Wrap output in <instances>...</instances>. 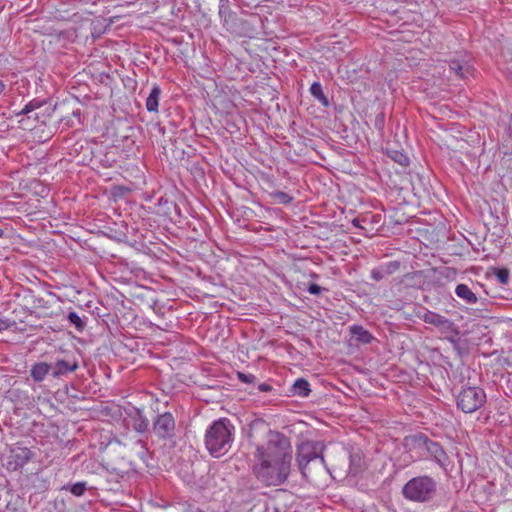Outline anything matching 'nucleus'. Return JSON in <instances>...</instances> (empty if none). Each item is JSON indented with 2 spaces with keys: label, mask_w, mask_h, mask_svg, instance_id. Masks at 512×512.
Here are the masks:
<instances>
[{
  "label": "nucleus",
  "mask_w": 512,
  "mask_h": 512,
  "mask_svg": "<svg viewBox=\"0 0 512 512\" xmlns=\"http://www.w3.org/2000/svg\"><path fill=\"white\" fill-rule=\"evenodd\" d=\"M228 8V0H220L219 6V14L222 15L224 11Z\"/></svg>",
  "instance_id": "obj_34"
},
{
  "label": "nucleus",
  "mask_w": 512,
  "mask_h": 512,
  "mask_svg": "<svg viewBox=\"0 0 512 512\" xmlns=\"http://www.w3.org/2000/svg\"><path fill=\"white\" fill-rule=\"evenodd\" d=\"M437 492V481L428 475L413 477L402 488L403 497L415 503H430L436 498Z\"/></svg>",
  "instance_id": "obj_3"
},
{
  "label": "nucleus",
  "mask_w": 512,
  "mask_h": 512,
  "mask_svg": "<svg viewBox=\"0 0 512 512\" xmlns=\"http://www.w3.org/2000/svg\"><path fill=\"white\" fill-rule=\"evenodd\" d=\"M374 127L380 134H383L385 127V113L380 111L376 114L374 119Z\"/></svg>",
  "instance_id": "obj_27"
},
{
  "label": "nucleus",
  "mask_w": 512,
  "mask_h": 512,
  "mask_svg": "<svg viewBox=\"0 0 512 512\" xmlns=\"http://www.w3.org/2000/svg\"><path fill=\"white\" fill-rule=\"evenodd\" d=\"M63 489L69 490L74 496L80 497L87 490L86 482H77L69 486L63 487Z\"/></svg>",
  "instance_id": "obj_25"
},
{
  "label": "nucleus",
  "mask_w": 512,
  "mask_h": 512,
  "mask_svg": "<svg viewBox=\"0 0 512 512\" xmlns=\"http://www.w3.org/2000/svg\"><path fill=\"white\" fill-rule=\"evenodd\" d=\"M322 290H323V288L315 283L309 284V286L307 288V291L312 295H319Z\"/></svg>",
  "instance_id": "obj_32"
},
{
  "label": "nucleus",
  "mask_w": 512,
  "mask_h": 512,
  "mask_svg": "<svg viewBox=\"0 0 512 512\" xmlns=\"http://www.w3.org/2000/svg\"><path fill=\"white\" fill-rule=\"evenodd\" d=\"M235 427L227 418H220L206 430L205 447L214 458H220L227 454L234 442Z\"/></svg>",
  "instance_id": "obj_2"
},
{
  "label": "nucleus",
  "mask_w": 512,
  "mask_h": 512,
  "mask_svg": "<svg viewBox=\"0 0 512 512\" xmlns=\"http://www.w3.org/2000/svg\"><path fill=\"white\" fill-rule=\"evenodd\" d=\"M9 327H10L9 320L0 317V331L6 330Z\"/></svg>",
  "instance_id": "obj_33"
},
{
  "label": "nucleus",
  "mask_w": 512,
  "mask_h": 512,
  "mask_svg": "<svg viewBox=\"0 0 512 512\" xmlns=\"http://www.w3.org/2000/svg\"><path fill=\"white\" fill-rule=\"evenodd\" d=\"M51 371V364L38 362L32 365L30 375L35 382H42Z\"/></svg>",
  "instance_id": "obj_13"
},
{
  "label": "nucleus",
  "mask_w": 512,
  "mask_h": 512,
  "mask_svg": "<svg viewBox=\"0 0 512 512\" xmlns=\"http://www.w3.org/2000/svg\"><path fill=\"white\" fill-rule=\"evenodd\" d=\"M128 417L132 420V427L138 433H145L149 427V420L143 414V411L137 407H132L127 412Z\"/></svg>",
  "instance_id": "obj_10"
},
{
  "label": "nucleus",
  "mask_w": 512,
  "mask_h": 512,
  "mask_svg": "<svg viewBox=\"0 0 512 512\" xmlns=\"http://www.w3.org/2000/svg\"><path fill=\"white\" fill-rule=\"evenodd\" d=\"M385 272L383 271V268H374L371 270V278L373 280H375L376 282H379L381 281L384 276H385Z\"/></svg>",
  "instance_id": "obj_31"
},
{
  "label": "nucleus",
  "mask_w": 512,
  "mask_h": 512,
  "mask_svg": "<svg viewBox=\"0 0 512 512\" xmlns=\"http://www.w3.org/2000/svg\"><path fill=\"white\" fill-rule=\"evenodd\" d=\"M411 440L416 448L425 451L427 457L435 461L445 472L448 470L449 456L438 442L433 441L423 433L413 435Z\"/></svg>",
  "instance_id": "obj_4"
},
{
  "label": "nucleus",
  "mask_w": 512,
  "mask_h": 512,
  "mask_svg": "<svg viewBox=\"0 0 512 512\" xmlns=\"http://www.w3.org/2000/svg\"><path fill=\"white\" fill-rule=\"evenodd\" d=\"M442 333H453L455 335L459 334V330L457 326L448 318L444 317L442 322L437 327Z\"/></svg>",
  "instance_id": "obj_23"
},
{
  "label": "nucleus",
  "mask_w": 512,
  "mask_h": 512,
  "mask_svg": "<svg viewBox=\"0 0 512 512\" xmlns=\"http://www.w3.org/2000/svg\"><path fill=\"white\" fill-rule=\"evenodd\" d=\"M237 378L247 384L254 383L256 380V377L253 374H245L243 372H237Z\"/></svg>",
  "instance_id": "obj_30"
},
{
  "label": "nucleus",
  "mask_w": 512,
  "mask_h": 512,
  "mask_svg": "<svg viewBox=\"0 0 512 512\" xmlns=\"http://www.w3.org/2000/svg\"><path fill=\"white\" fill-rule=\"evenodd\" d=\"M72 115H73L74 117H77V118L79 119V118H80V116H81V112H80V110H79V109H77V110H75V111H73V112H72Z\"/></svg>",
  "instance_id": "obj_38"
},
{
  "label": "nucleus",
  "mask_w": 512,
  "mask_h": 512,
  "mask_svg": "<svg viewBox=\"0 0 512 512\" xmlns=\"http://www.w3.org/2000/svg\"><path fill=\"white\" fill-rule=\"evenodd\" d=\"M5 84L0 80V94L4 91Z\"/></svg>",
  "instance_id": "obj_39"
},
{
  "label": "nucleus",
  "mask_w": 512,
  "mask_h": 512,
  "mask_svg": "<svg viewBox=\"0 0 512 512\" xmlns=\"http://www.w3.org/2000/svg\"><path fill=\"white\" fill-rule=\"evenodd\" d=\"M3 235V230L0 228V237Z\"/></svg>",
  "instance_id": "obj_43"
},
{
  "label": "nucleus",
  "mask_w": 512,
  "mask_h": 512,
  "mask_svg": "<svg viewBox=\"0 0 512 512\" xmlns=\"http://www.w3.org/2000/svg\"><path fill=\"white\" fill-rule=\"evenodd\" d=\"M33 117H34V119H36V120H38V119H39V116H38V114H37V113H35V115H34Z\"/></svg>",
  "instance_id": "obj_42"
},
{
  "label": "nucleus",
  "mask_w": 512,
  "mask_h": 512,
  "mask_svg": "<svg viewBox=\"0 0 512 512\" xmlns=\"http://www.w3.org/2000/svg\"><path fill=\"white\" fill-rule=\"evenodd\" d=\"M310 391V384L304 378L297 379L292 386L293 394L300 397H307Z\"/></svg>",
  "instance_id": "obj_16"
},
{
  "label": "nucleus",
  "mask_w": 512,
  "mask_h": 512,
  "mask_svg": "<svg viewBox=\"0 0 512 512\" xmlns=\"http://www.w3.org/2000/svg\"><path fill=\"white\" fill-rule=\"evenodd\" d=\"M443 318H444V316H442L436 312H432V311H427L422 316V319L425 323L433 325L435 327L439 326V324L442 322Z\"/></svg>",
  "instance_id": "obj_21"
},
{
  "label": "nucleus",
  "mask_w": 512,
  "mask_h": 512,
  "mask_svg": "<svg viewBox=\"0 0 512 512\" xmlns=\"http://www.w3.org/2000/svg\"><path fill=\"white\" fill-rule=\"evenodd\" d=\"M43 104H45V101L33 99L29 103H27L22 110L16 112V115H28V118H31L32 116H30V114L34 112L36 109L40 108Z\"/></svg>",
  "instance_id": "obj_19"
},
{
  "label": "nucleus",
  "mask_w": 512,
  "mask_h": 512,
  "mask_svg": "<svg viewBox=\"0 0 512 512\" xmlns=\"http://www.w3.org/2000/svg\"><path fill=\"white\" fill-rule=\"evenodd\" d=\"M67 320L78 332H82L86 327L85 321L74 311L68 313Z\"/></svg>",
  "instance_id": "obj_20"
},
{
  "label": "nucleus",
  "mask_w": 512,
  "mask_h": 512,
  "mask_svg": "<svg viewBox=\"0 0 512 512\" xmlns=\"http://www.w3.org/2000/svg\"><path fill=\"white\" fill-rule=\"evenodd\" d=\"M450 342H452L453 344H456L457 341L454 339V338H448Z\"/></svg>",
  "instance_id": "obj_41"
},
{
  "label": "nucleus",
  "mask_w": 512,
  "mask_h": 512,
  "mask_svg": "<svg viewBox=\"0 0 512 512\" xmlns=\"http://www.w3.org/2000/svg\"><path fill=\"white\" fill-rule=\"evenodd\" d=\"M455 294L470 305L476 304L478 301L476 294L466 284H458L455 288Z\"/></svg>",
  "instance_id": "obj_14"
},
{
  "label": "nucleus",
  "mask_w": 512,
  "mask_h": 512,
  "mask_svg": "<svg viewBox=\"0 0 512 512\" xmlns=\"http://www.w3.org/2000/svg\"><path fill=\"white\" fill-rule=\"evenodd\" d=\"M77 368L78 361L75 358L57 359L56 362L51 365V376L53 378H60L76 371Z\"/></svg>",
  "instance_id": "obj_9"
},
{
  "label": "nucleus",
  "mask_w": 512,
  "mask_h": 512,
  "mask_svg": "<svg viewBox=\"0 0 512 512\" xmlns=\"http://www.w3.org/2000/svg\"><path fill=\"white\" fill-rule=\"evenodd\" d=\"M389 157L396 163L400 164L403 167L409 166L410 160L406 154L403 152L393 150L388 152Z\"/></svg>",
  "instance_id": "obj_22"
},
{
  "label": "nucleus",
  "mask_w": 512,
  "mask_h": 512,
  "mask_svg": "<svg viewBox=\"0 0 512 512\" xmlns=\"http://www.w3.org/2000/svg\"><path fill=\"white\" fill-rule=\"evenodd\" d=\"M508 130H509L510 135L512 136V114H511V120H510Z\"/></svg>",
  "instance_id": "obj_40"
},
{
  "label": "nucleus",
  "mask_w": 512,
  "mask_h": 512,
  "mask_svg": "<svg viewBox=\"0 0 512 512\" xmlns=\"http://www.w3.org/2000/svg\"><path fill=\"white\" fill-rule=\"evenodd\" d=\"M111 471H112L113 473H115L117 476L121 477V478H123V477H124V475L126 474V471L121 470V469H117V468H115V467H113V468L111 469Z\"/></svg>",
  "instance_id": "obj_36"
},
{
  "label": "nucleus",
  "mask_w": 512,
  "mask_h": 512,
  "mask_svg": "<svg viewBox=\"0 0 512 512\" xmlns=\"http://www.w3.org/2000/svg\"><path fill=\"white\" fill-rule=\"evenodd\" d=\"M292 446L283 433L268 430L266 441L256 445L252 468L256 479L266 486H280L291 473Z\"/></svg>",
  "instance_id": "obj_1"
},
{
  "label": "nucleus",
  "mask_w": 512,
  "mask_h": 512,
  "mask_svg": "<svg viewBox=\"0 0 512 512\" xmlns=\"http://www.w3.org/2000/svg\"><path fill=\"white\" fill-rule=\"evenodd\" d=\"M137 445H140L141 447V451L138 453L139 457L142 459V460H145L148 456H149V450L147 448V444L144 440L142 439H139L137 442H136Z\"/></svg>",
  "instance_id": "obj_29"
},
{
  "label": "nucleus",
  "mask_w": 512,
  "mask_h": 512,
  "mask_svg": "<svg viewBox=\"0 0 512 512\" xmlns=\"http://www.w3.org/2000/svg\"><path fill=\"white\" fill-rule=\"evenodd\" d=\"M364 462L360 453H353L350 455V469L349 473L356 476L363 470Z\"/></svg>",
  "instance_id": "obj_18"
},
{
  "label": "nucleus",
  "mask_w": 512,
  "mask_h": 512,
  "mask_svg": "<svg viewBox=\"0 0 512 512\" xmlns=\"http://www.w3.org/2000/svg\"><path fill=\"white\" fill-rule=\"evenodd\" d=\"M350 333L358 343L370 344L375 338L361 325H353L350 327Z\"/></svg>",
  "instance_id": "obj_12"
},
{
  "label": "nucleus",
  "mask_w": 512,
  "mask_h": 512,
  "mask_svg": "<svg viewBox=\"0 0 512 512\" xmlns=\"http://www.w3.org/2000/svg\"><path fill=\"white\" fill-rule=\"evenodd\" d=\"M258 389L261 391V392H270L272 390V386L267 384V383H261L259 386H258Z\"/></svg>",
  "instance_id": "obj_35"
},
{
  "label": "nucleus",
  "mask_w": 512,
  "mask_h": 512,
  "mask_svg": "<svg viewBox=\"0 0 512 512\" xmlns=\"http://www.w3.org/2000/svg\"><path fill=\"white\" fill-rule=\"evenodd\" d=\"M352 224H353V226H355V227H357V228H363V227L361 226V220H360L359 218H354V219L352 220Z\"/></svg>",
  "instance_id": "obj_37"
},
{
  "label": "nucleus",
  "mask_w": 512,
  "mask_h": 512,
  "mask_svg": "<svg viewBox=\"0 0 512 512\" xmlns=\"http://www.w3.org/2000/svg\"><path fill=\"white\" fill-rule=\"evenodd\" d=\"M383 271L386 275H392L400 268V262L399 261H391L386 263L384 266H382Z\"/></svg>",
  "instance_id": "obj_28"
},
{
  "label": "nucleus",
  "mask_w": 512,
  "mask_h": 512,
  "mask_svg": "<svg viewBox=\"0 0 512 512\" xmlns=\"http://www.w3.org/2000/svg\"><path fill=\"white\" fill-rule=\"evenodd\" d=\"M486 403L485 391L476 386L462 388L457 396V407L464 413H473Z\"/></svg>",
  "instance_id": "obj_5"
},
{
  "label": "nucleus",
  "mask_w": 512,
  "mask_h": 512,
  "mask_svg": "<svg viewBox=\"0 0 512 512\" xmlns=\"http://www.w3.org/2000/svg\"><path fill=\"white\" fill-rule=\"evenodd\" d=\"M492 271H493V274L497 277L498 281L501 284H503V285L508 284L509 277H510V271H509L508 268H506V267H501V268L494 267V268H492Z\"/></svg>",
  "instance_id": "obj_24"
},
{
  "label": "nucleus",
  "mask_w": 512,
  "mask_h": 512,
  "mask_svg": "<svg viewBox=\"0 0 512 512\" xmlns=\"http://www.w3.org/2000/svg\"><path fill=\"white\" fill-rule=\"evenodd\" d=\"M33 455V452L27 447L14 446L5 457V466L10 471H16L27 464Z\"/></svg>",
  "instance_id": "obj_8"
},
{
  "label": "nucleus",
  "mask_w": 512,
  "mask_h": 512,
  "mask_svg": "<svg viewBox=\"0 0 512 512\" xmlns=\"http://www.w3.org/2000/svg\"><path fill=\"white\" fill-rule=\"evenodd\" d=\"M271 197L278 203L288 205L293 201V197L283 191H274Z\"/></svg>",
  "instance_id": "obj_26"
},
{
  "label": "nucleus",
  "mask_w": 512,
  "mask_h": 512,
  "mask_svg": "<svg viewBox=\"0 0 512 512\" xmlns=\"http://www.w3.org/2000/svg\"><path fill=\"white\" fill-rule=\"evenodd\" d=\"M153 434L161 441L173 440L176 437V421L170 412L158 414L152 423Z\"/></svg>",
  "instance_id": "obj_7"
},
{
  "label": "nucleus",
  "mask_w": 512,
  "mask_h": 512,
  "mask_svg": "<svg viewBox=\"0 0 512 512\" xmlns=\"http://www.w3.org/2000/svg\"><path fill=\"white\" fill-rule=\"evenodd\" d=\"M161 95V88L159 85L154 84L149 96L146 99V109L149 112H158L159 99Z\"/></svg>",
  "instance_id": "obj_15"
},
{
  "label": "nucleus",
  "mask_w": 512,
  "mask_h": 512,
  "mask_svg": "<svg viewBox=\"0 0 512 512\" xmlns=\"http://www.w3.org/2000/svg\"><path fill=\"white\" fill-rule=\"evenodd\" d=\"M322 448L319 443L312 441H305L297 446L296 461L304 477L307 476V469L310 462L318 460L321 464H324L325 460L321 454Z\"/></svg>",
  "instance_id": "obj_6"
},
{
  "label": "nucleus",
  "mask_w": 512,
  "mask_h": 512,
  "mask_svg": "<svg viewBox=\"0 0 512 512\" xmlns=\"http://www.w3.org/2000/svg\"><path fill=\"white\" fill-rule=\"evenodd\" d=\"M449 69L454 72L460 79H467L472 74L471 66L466 62L459 59H450L447 61Z\"/></svg>",
  "instance_id": "obj_11"
},
{
  "label": "nucleus",
  "mask_w": 512,
  "mask_h": 512,
  "mask_svg": "<svg viewBox=\"0 0 512 512\" xmlns=\"http://www.w3.org/2000/svg\"><path fill=\"white\" fill-rule=\"evenodd\" d=\"M311 95L317 99L323 106L328 107L330 105L328 97L324 94L322 86L319 82H314L310 87Z\"/></svg>",
  "instance_id": "obj_17"
}]
</instances>
